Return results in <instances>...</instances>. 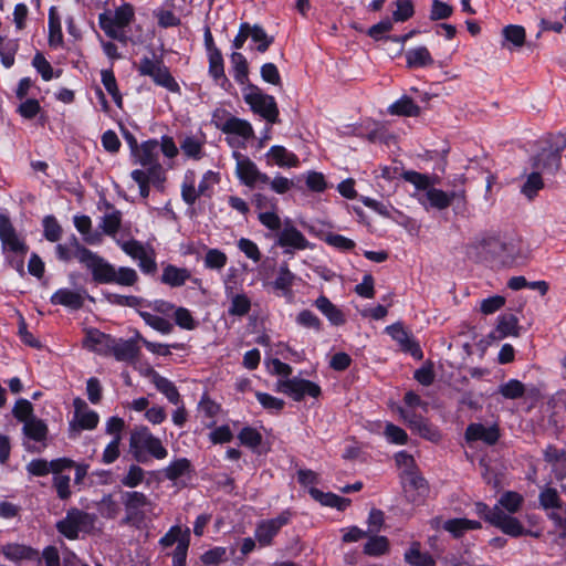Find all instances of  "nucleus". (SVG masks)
<instances>
[{
	"instance_id": "11",
	"label": "nucleus",
	"mask_w": 566,
	"mask_h": 566,
	"mask_svg": "<svg viewBox=\"0 0 566 566\" xmlns=\"http://www.w3.org/2000/svg\"><path fill=\"white\" fill-rule=\"evenodd\" d=\"M276 390L287 395L295 401H301L306 397L316 399L322 392L321 387L316 382L300 377L279 379Z\"/></svg>"
},
{
	"instance_id": "28",
	"label": "nucleus",
	"mask_w": 566,
	"mask_h": 566,
	"mask_svg": "<svg viewBox=\"0 0 566 566\" xmlns=\"http://www.w3.org/2000/svg\"><path fill=\"white\" fill-rule=\"evenodd\" d=\"M122 223V213L119 210L115 209L112 206H107V211L99 220V228L102 231L112 237L115 241L117 238V232Z\"/></svg>"
},
{
	"instance_id": "22",
	"label": "nucleus",
	"mask_w": 566,
	"mask_h": 566,
	"mask_svg": "<svg viewBox=\"0 0 566 566\" xmlns=\"http://www.w3.org/2000/svg\"><path fill=\"white\" fill-rule=\"evenodd\" d=\"M502 48L514 51L521 49L526 40L524 27L518 24H509L502 30Z\"/></svg>"
},
{
	"instance_id": "35",
	"label": "nucleus",
	"mask_w": 566,
	"mask_h": 566,
	"mask_svg": "<svg viewBox=\"0 0 566 566\" xmlns=\"http://www.w3.org/2000/svg\"><path fill=\"white\" fill-rule=\"evenodd\" d=\"M499 437V427H468L465 432L468 441L482 440L488 444H494Z\"/></svg>"
},
{
	"instance_id": "5",
	"label": "nucleus",
	"mask_w": 566,
	"mask_h": 566,
	"mask_svg": "<svg viewBox=\"0 0 566 566\" xmlns=\"http://www.w3.org/2000/svg\"><path fill=\"white\" fill-rule=\"evenodd\" d=\"M70 245L75 250L74 256L92 273L95 282L99 284H111V279L114 274L113 264L82 247L75 237L72 238Z\"/></svg>"
},
{
	"instance_id": "7",
	"label": "nucleus",
	"mask_w": 566,
	"mask_h": 566,
	"mask_svg": "<svg viewBox=\"0 0 566 566\" xmlns=\"http://www.w3.org/2000/svg\"><path fill=\"white\" fill-rule=\"evenodd\" d=\"M120 503L125 510L124 524L139 527L146 518V514L154 509L153 501L138 491H122Z\"/></svg>"
},
{
	"instance_id": "34",
	"label": "nucleus",
	"mask_w": 566,
	"mask_h": 566,
	"mask_svg": "<svg viewBox=\"0 0 566 566\" xmlns=\"http://www.w3.org/2000/svg\"><path fill=\"white\" fill-rule=\"evenodd\" d=\"M74 406V419L75 424H97L99 417L97 412L91 409L87 403L81 399L75 398L73 401Z\"/></svg>"
},
{
	"instance_id": "20",
	"label": "nucleus",
	"mask_w": 566,
	"mask_h": 566,
	"mask_svg": "<svg viewBox=\"0 0 566 566\" xmlns=\"http://www.w3.org/2000/svg\"><path fill=\"white\" fill-rule=\"evenodd\" d=\"M265 157L269 163L282 168L297 167L300 165V159L294 153L279 145L272 146L265 154Z\"/></svg>"
},
{
	"instance_id": "62",
	"label": "nucleus",
	"mask_w": 566,
	"mask_h": 566,
	"mask_svg": "<svg viewBox=\"0 0 566 566\" xmlns=\"http://www.w3.org/2000/svg\"><path fill=\"white\" fill-rule=\"evenodd\" d=\"M295 322L303 327L312 328L316 332H319L322 328L321 319L308 310L301 311L297 314Z\"/></svg>"
},
{
	"instance_id": "55",
	"label": "nucleus",
	"mask_w": 566,
	"mask_h": 566,
	"mask_svg": "<svg viewBox=\"0 0 566 566\" xmlns=\"http://www.w3.org/2000/svg\"><path fill=\"white\" fill-rule=\"evenodd\" d=\"M499 392L506 399H517L524 395L525 386L517 379H510L499 387Z\"/></svg>"
},
{
	"instance_id": "26",
	"label": "nucleus",
	"mask_w": 566,
	"mask_h": 566,
	"mask_svg": "<svg viewBox=\"0 0 566 566\" xmlns=\"http://www.w3.org/2000/svg\"><path fill=\"white\" fill-rule=\"evenodd\" d=\"M51 303L77 310L82 307L84 297L80 292L70 289H60L51 296Z\"/></svg>"
},
{
	"instance_id": "33",
	"label": "nucleus",
	"mask_w": 566,
	"mask_h": 566,
	"mask_svg": "<svg viewBox=\"0 0 566 566\" xmlns=\"http://www.w3.org/2000/svg\"><path fill=\"white\" fill-rule=\"evenodd\" d=\"M23 431L29 440L27 443L29 450L41 452L46 447L48 427H23Z\"/></svg>"
},
{
	"instance_id": "16",
	"label": "nucleus",
	"mask_w": 566,
	"mask_h": 566,
	"mask_svg": "<svg viewBox=\"0 0 566 566\" xmlns=\"http://www.w3.org/2000/svg\"><path fill=\"white\" fill-rule=\"evenodd\" d=\"M391 338L400 346L401 350L410 354L416 359L422 358V350L413 337L399 323L386 327Z\"/></svg>"
},
{
	"instance_id": "10",
	"label": "nucleus",
	"mask_w": 566,
	"mask_h": 566,
	"mask_svg": "<svg viewBox=\"0 0 566 566\" xmlns=\"http://www.w3.org/2000/svg\"><path fill=\"white\" fill-rule=\"evenodd\" d=\"M216 126L227 135V143L234 149L245 147L247 142L254 136L252 125L234 116L216 120Z\"/></svg>"
},
{
	"instance_id": "51",
	"label": "nucleus",
	"mask_w": 566,
	"mask_h": 566,
	"mask_svg": "<svg viewBox=\"0 0 566 566\" xmlns=\"http://www.w3.org/2000/svg\"><path fill=\"white\" fill-rule=\"evenodd\" d=\"M310 493L314 499L321 501L322 504L327 505V506L337 507L339 510H343L349 504L348 499H344V497H340V496H337V495L331 494V493L323 494L319 490H317L315 488H312L310 490Z\"/></svg>"
},
{
	"instance_id": "21",
	"label": "nucleus",
	"mask_w": 566,
	"mask_h": 566,
	"mask_svg": "<svg viewBox=\"0 0 566 566\" xmlns=\"http://www.w3.org/2000/svg\"><path fill=\"white\" fill-rule=\"evenodd\" d=\"M518 319L513 314H502L497 317L495 329L491 333L493 339H503L509 336H518Z\"/></svg>"
},
{
	"instance_id": "8",
	"label": "nucleus",
	"mask_w": 566,
	"mask_h": 566,
	"mask_svg": "<svg viewBox=\"0 0 566 566\" xmlns=\"http://www.w3.org/2000/svg\"><path fill=\"white\" fill-rule=\"evenodd\" d=\"M129 448L136 461L145 463L148 455L156 459L167 457V450L158 438L151 436L145 428L136 430L130 436Z\"/></svg>"
},
{
	"instance_id": "39",
	"label": "nucleus",
	"mask_w": 566,
	"mask_h": 566,
	"mask_svg": "<svg viewBox=\"0 0 566 566\" xmlns=\"http://www.w3.org/2000/svg\"><path fill=\"white\" fill-rule=\"evenodd\" d=\"M209 61V74L218 83H227L228 78L224 74V63L220 50H212V53L207 54Z\"/></svg>"
},
{
	"instance_id": "53",
	"label": "nucleus",
	"mask_w": 566,
	"mask_h": 566,
	"mask_svg": "<svg viewBox=\"0 0 566 566\" xmlns=\"http://www.w3.org/2000/svg\"><path fill=\"white\" fill-rule=\"evenodd\" d=\"M151 78L157 85L163 86L170 92L179 91L178 83L175 81V78L169 73V70L164 64H161L155 74L151 75Z\"/></svg>"
},
{
	"instance_id": "2",
	"label": "nucleus",
	"mask_w": 566,
	"mask_h": 566,
	"mask_svg": "<svg viewBox=\"0 0 566 566\" xmlns=\"http://www.w3.org/2000/svg\"><path fill=\"white\" fill-rule=\"evenodd\" d=\"M474 510L475 513L485 522L511 537L516 538L521 536H532L537 538L541 536L539 532L525 528L518 518L505 514L504 512L497 510L495 505L493 507H489L483 502H476L474 504Z\"/></svg>"
},
{
	"instance_id": "4",
	"label": "nucleus",
	"mask_w": 566,
	"mask_h": 566,
	"mask_svg": "<svg viewBox=\"0 0 566 566\" xmlns=\"http://www.w3.org/2000/svg\"><path fill=\"white\" fill-rule=\"evenodd\" d=\"M0 241L2 252L7 255L10 264L14 269L21 270L23 268V258L28 252V245L4 214H0Z\"/></svg>"
},
{
	"instance_id": "60",
	"label": "nucleus",
	"mask_w": 566,
	"mask_h": 566,
	"mask_svg": "<svg viewBox=\"0 0 566 566\" xmlns=\"http://www.w3.org/2000/svg\"><path fill=\"white\" fill-rule=\"evenodd\" d=\"M13 413L20 422H23L24 424H33L32 423V405L29 400H27V399L18 400L14 405Z\"/></svg>"
},
{
	"instance_id": "42",
	"label": "nucleus",
	"mask_w": 566,
	"mask_h": 566,
	"mask_svg": "<svg viewBox=\"0 0 566 566\" xmlns=\"http://www.w3.org/2000/svg\"><path fill=\"white\" fill-rule=\"evenodd\" d=\"M544 188V180L539 172H531L526 176L525 181L521 186V193L528 200H533Z\"/></svg>"
},
{
	"instance_id": "64",
	"label": "nucleus",
	"mask_w": 566,
	"mask_h": 566,
	"mask_svg": "<svg viewBox=\"0 0 566 566\" xmlns=\"http://www.w3.org/2000/svg\"><path fill=\"white\" fill-rule=\"evenodd\" d=\"M255 397L259 403L270 412L280 411L284 406V401L282 399L265 392L258 391L255 392Z\"/></svg>"
},
{
	"instance_id": "32",
	"label": "nucleus",
	"mask_w": 566,
	"mask_h": 566,
	"mask_svg": "<svg viewBox=\"0 0 566 566\" xmlns=\"http://www.w3.org/2000/svg\"><path fill=\"white\" fill-rule=\"evenodd\" d=\"M132 179L138 185H149L154 184L155 186H161L165 181V171L159 170L155 172L154 168L144 167V169H135L130 172Z\"/></svg>"
},
{
	"instance_id": "12",
	"label": "nucleus",
	"mask_w": 566,
	"mask_h": 566,
	"mask_svg": "<svg viewBox=\"0 0 566 566\" xmlns=\"http://www.w3.org/2000/svg\"><path fill=\"white\" fill-rule=\"evenodd\" d=\"M235 159V174L239 180L247 187L254 188L259 185H268L269 176L259 170L256 165L238 150L232 154Z\"/></svg>"
},
{
	"instance_id": "47",
	"label": "nucleus",
	"mask_w": 566,
	"mask_h": 566,
	"mask_svg": "<svg viewBox=\"0 0 566 566\" xmlns=\"http://www.w3.org/2000/svg\"><path fill=\"white\" fill-rule=\"evenodd\" d=\"M227 262V254L219 249H208L203 258L205 268L214 271H221Z\"/></svg>"
},
{
	"instance_id": "41",
	"label": "nucleus",
	"mask_w": 566,
	"mask_h": 566,
	"mask_svg": "<svg viewBox=\"0 0 566 566\" xmlns=\"http://www.w3.org/2000/svg\"><path fill=\"white\" fill-rule=\"evenodd\" d=\"M181 197L189 206H192L199 197L198 189H196V174L193 170H187L185 174L181 184Z\"/></svg>"
},
{
	"instance_id": "29",
	"label": "nucleus",
	"mask_w": 566,
	"mask_h": 566,
	"mask_svg": "<svg viewBox=\"0 0 566 566\" xmlns=\"http://www.w3.org/2000/svg\"><path fill=\"white\" fill-rule=\"evenodd\" d=\"M421 544L412 542L405 552V562L411 566H436L434 558L427 552H421Z\"/></svg>"
},
{
	"instance_id": "58",
	"label": "nucleus",
	"mask_w": 566,
	"mask_h": 566,
	"mask_svg": "<svg viewBox=\"0 0 566 566\" xmlns=\"http://www.w3.org/2000/svg\"><path fill=\"white\" fill-rule=\"evenodd\" d=\"M43 234L50 242H56L62 235V228L53 216L43 219Z\"/></svg>"
},
{
	"instance_id": "46",
	"label": "nucleus",
	"mask_w": 566,
	"mask_h": 566,
	"mask_svg": "<svg viewBox=\"0 0 566 566\" xmlns=\"http://www.w3.org/2000/svg\"><path fill=\"white\" fill-rule=\"evenodd\" d=\"M102 83L118 107H122L123 98L117 87V82L112 70L101 71Z\"/></svg>"
},
{
	"instance_id": "48",
	"label": "nucleus",
	"mask_w": 566,
	"mask_h": 566,
	"mask_svg": "<svg viewBox=\"0 0 566 566\" xmlns=\"http://www.w3.org/2000/svg\"><path fill=\"white\" fill-rule=\"evenodd\" d=\"M389 551V541L386 536H373L364 545V553L369 556H380Z\"/></svg>"
},
{
	"instance_id": "19",
	"label": "nucleus",
	"mask_w": 566,
	"mask_h": 566,
	"mask_svg": "<svg viewBox=\"0 0 566 566\" xmlns=\"http://www.w3.org/2000/svg\"><path fill=\"white\" fill-rule=\"evenodd\" d=\"M544 459L552 467V471L558 481L566 479V450H558L548 446L544 451Z\"/></svg>"
},
{
	"instance_id": "45",
	"label": "nucleus",
	"mask_w": 566,
	"mask_h": 566,
	"mask_svg": "<svg viewBox=\"0 0 566 566\" xmlns=\"http://www.w3.org/2000/svg\"><path fill=\"white\" fill-rule=\"evenodd\" d=\"M63 42V34L60 18L54 8L49 11V43L57 46Z\"/></svg>"
},
{
	"instance_id": "23",
	"label": "nucleus",
	"mask_w": 566,
	"mask_h": 566,
	"mask_svg": "<svg viewBox=\"0 0 566 566\" xmlns=\"http://www.w3.org/2000/svg\"><path fill=\"white\" fill-rule=\"evenodd\" d=\"M114 338L97 331L90 329L84 339V346L99 355H108Z\"/></svg>"
},
{
	"instance_id": "63",
	"label": "nucleus",
	"mask_w": 566,
	"mask_h": 566,
	"mask_svg": "<svg viewBox=\"0 0 566 566\" xmlns=\"http://www.w3.org/2000/svg\"><path fill=\"white\" fill-rule=\"evenodd\" d=\"M396 7V10L392 12L394 21L403 22L413 15L415 10L411 0H398Z\"/></svg>"
},
{
	"instance_id": "59",
	"label": "nucleus",
	"mask_w": 566,
	"mask_h": 566,
	"mask_svg": "<svg viewBox=\"0 0 566 566\" xmlns=\"http://www.w3.org/2000/svg\"><path fill=\"white\" fill-rule=\"evenodd\" d=\"M145 478L144 470L138 465H130L127 473L120 479V483L126 486L134 489L138 486Z\"/></svg>"
},
{
	"instance_id": "17",
	"label": "nucleus",
	"mask_w": 566,
	"mask_h": 566,
	"mask_svg": "<svg viewBox=\"0 0 566 566\" xmlns=\"http://www.w3.org/2000/svg\"><path fill=\"white\" fill-rule=\"evenodd\" d=\"M400 478L403 490L412 502L418 501V497H422L427 494L428 483L419 472V469L409 471L407 474L400 475Z\"/></svg>"
},
{
	"instance_id": "15",
	"label": "nucleus",
	"mask_w": 566,
	"mask_h": 566,
	"mask_svg": "<svg viewBox=\"0 0 566 566\" xmlns=\"http://www.w3.org/2000/svg\"><path fill=\"white\" fill-rule=\"evenodd\" d=\"M159 144L156 139H148L140 145L134 142L133 145V163L140 165L142 167L154 168L155 172L164 170L161 164L158 160Z\"/></svg>"
},
{
	"instance_id": "1",
	"label": "nucleus",
	"mask_w": 566,
	"mask_h": 566,
	"mask_svg": "<svg viewBox=\"0 0 566 566\" xmlns=\"http://www.w3.org/2000/svg\"><path fill=\"white\" fill-rule=\"evenodd\" d=\"M403 179L415 187L412 197L428 211L430 209L444 210L454 203V209H464L467 195L464 189L447 192L436 188L437 177L409 170L402 175Z\"/></svg>"
},
{
	"instance_id": "52",
	"label": "nucleus",
	"mask_w": 566,
	"mask_h": 566,
	"mask_svg": "<svg viewBox=\"0 0 566 566\" xmlns=\"http://www.w3.org/2000/svg\"><path fill=\"white\" fill-rule=\"evenodd\" d=\"M96 509L101 516L111 520L115 518L119 513V504L111 494L104 495L96 503Z\"/></svg>"
},
{
	"instance_id": "18",
	"label": "nucleus",
	"mask_w": 566,
	"mask_h": 566,
	"mask_svg": "<svg viewBox=\"0 0 566 566\" xmlns=\"http://www.w3.org/2000/svg\"><path fill=\"white\" fill-rule=\"evenodd\" d=\"M205 136L189 134L179 142V148L186 159L198 161L205 156Z\"/></svg>"
},
{
	"instance_id": "50",
	"label": "nucleus",
	"mask_w": 566,
	"mask_h": 566,
	"mask_svg": "<svg viewBox=\"0 0 566 566\" xmlns=\"http://www.w3.org/2000/svg\"><path fill=\"white\" fill-rule=\"evenodd\" d=\"M294 280L295 275L290 271L287 264H282L279 268L277 276L272 285L275 290L282 291L284 294H286L290 292Z\"/></svg>"
},
{
	"instance_id": "31",
	"label": "nucleus",
	"mask_w": 566,
	"mask_h": 566,
	"mask_svg": "<svg viewBox=\"0 0 566 566\" xmlns=\"http://www.w3.org/2000/svg\"><path fill=\"white\" fill-rule=\"evenodd\" d=\"M232 76L237 83L244 85L249 84V69L245 56L237 51H233L230 55Z\"/></svg>"
},
{
	"instance_id": "38",
	"label": "nucleus",
	"mask_w": 566,
	"mask_h": 566,
	"mask_svg": "<svg viewBox=\"0 0 566 566\" xmlns=\"http://www.w3.org/2000/svg\"><path fill=\"white\" fill-rule=\"evenodd\" d=\"M406 62L409 67H424L431 65L433 60L426 46H417L406 52Z\"/></svg>"
},
{
	"instance_id": "25",
	"label": "nucleus",
	"mask_w": 566,
	"mask_h": 566,
	"mask_svg": "<svg viewBox=\"0 0 566 566\" xmlns=\"http://www.w3.org/2000/svg\"><path fill=\"white\" fill-rule=\"evenodd\" d=\"M524 501V496L518 492L505 491L501 494L495 507L505 514L513 516L515 513L521 511Z\"/></svg>"
},
{
	"instance_id": "6",
	"label": "nucleus",
	"mask_w": 566,
	"mask_h": 566,
	"mask_svg": "<svg viewBox=\"0 0 566 566\" xmlns=\"http://www.w3.org/2000/svg\"><path fill=\"white\" fill-rule=\"evenodd\" d=\"M116 244L126 255L137 263L142 273L154 275L157 272V254L151 244L135 239H117Z\"/></svg>"
},
{
	"instance_id": "36",
	"label": "nucleus",
	"mask_w": 566,
	"mask_h": 566,
	"mask_svg": "<svg viewBox=\"0 0 566 566\" xmlns=\"http://www.w3.org/2000/svg\"><path fill=\"white\" fill-rule=\"evenodd\" d=\"M109 354H113L117 360L130 361L136 357L137 350L130 340L114 338Z\"/></svg>"
},
{
	"instance_id": "49",
	"label": "nucleus",
	"mask_w": 566,
	"mask_h": 566,
	"mask_svg": "<svg viewBox=\"0 0 566 566\" xmlns=\"http://www.w3.org/2000/svg\"><path fill=\"white\" fill-rule=\"evenodd\" d=\"M156 388L164 394L167 399L174 405H178L180 402V396L176 388V386L167 378L161 377L159 375L155 376L154 379Z\"/></svg>"
},
{
	"instance_id": "37",
	"label": "nucleus",
	"mask_w": 566,
	"mask_h": 566,
	"mask_svg": "<svg viewBox=\"0 0 566 566\" xmlns=\"http://www.w3.org/2000/svg\"><path fill=\"white\" fill-rule=\"evenodd\" d=\"M1 553L7 559L12 562L32 559L35 555V552L31 547L18 543L3 545L1 547Z\"/></svg>"
},
{
	"instance_id": "3",
	"label": "nucleus",
	"mask_w": 566,
	"mask_h": 566,
	"mask_svg": "<svg viewBox=\"0 0 566 566\" xmlns=\"http://www.w3.org/2000/svg\"><path fill=\"white\" fill-rule=\"evenodd\" d=\"M134 17L133 6L124 3L114 11L101 13L98 24L108 38L126 43L128 40L126 28L132 23Z\"/></svg>"
},
{
	"instance_id": "54",
	"label": "nucleus",
	"mask_w": 566,
	"mask_h": 566,
	"mask_svg": "<svg viewBox=\"0 0 566 566\" xmlns=\"http://www.w3.org/2000/svg\"><path fill=\"white\" fill-rule=\"evenodd\" d=\"M539 504L543 509H562L563 501L556 489L545 488L538 496Z\"/></svg>"
},
{
	"instance_id": "13",
	"label": "nucleus",
	"mask_w": 566,
	"mask_h": 566,
	"mask_svg": "<svg viewBox=\"0 0 566 566\" xmlns=\"http://www.w3.org/2000/svg\"><path fill=\"white\" fill-rule=\"evenodd\" d=\"M291 514L282 512L280 515L269 520L258 522L254 537L261 547L271 546L274 543V537L279 534L281 528L290 522Z\"/></svg>"
},
{
	"instance_id": "57",
	"label": "nucleus",
	"mask_w": 566,
	"mask_h": 566,
	"mask_svg": "<svg viewBox=\"0 0 566 566\" xmlns=\"http://www.w3.org/2000/svg\"><path fill=\"white\" fill-rule=\"evenodd\" d=\"M176 324L187 331H193L198 326V322L193 318L191 312L186 307H176L174 312Z\"/></svg>"
},
{
	"instance_id": "9",
	"label": "nucleus",
	"mask_w": 566,
	"mask_h": 566,
	"mask_svg": "<svg viewBox=\"0 0 566 566\" xmlns=\"http://www.w3.org/2000/svg\"><path fill=\"white\" fill-rule=\"evenodd\" d=\"M244 102L251 109L266 119L269 123L274 124L279 118V109L273 96L263 93L258 86L248 84L243 87Z\"/></svg>"
},
{
	"instance_id": "43",
	"label": "nucleus",
	"mask_w": 566,
	"mask_h": 566,
	"mask_svg": "<svg viewBox=\"0 0 566 566\" xmlns=\"http://www.w3.org/2000/svg\"><path fill=\"white\" fill-rule=\"evenodd\" d=\"M138 282V274L135 269L129 266H114V274L111 279V284L120 286H133Z\"/></svg>"
},
{
	"instance_id": "40",
	"label": "nucleus",
	"mask_w": 566,
	"mask_h": 566,
	"mask_svg": "<svg viewBox=\"0 0 566 566\" xmlns=\"http://www.w3.org/2000/svg\"><path fill=\"white\" fill-rule=\"evenodd\" d=\"M388 112L399 116H418L420 107L410 97L402 96L389 106Z\"/></svg>"
},
{
	"instance_id": "14",
	"label": "nucleus",
	"mask_w": 566,
	"mask_h": 566,
	"mask_svg": "<svg viewBox=\"0 0 566 566\" xmlns=\"http://www.w3.org/2000/svg\"><path fill=\"white\" fill-rule=\"evenodd\" d=\"M276 244L283 248L285 253L312 248L311 242L290 220L285 221L282 230L277 233Z\"/></svg>"
},
{
	"instance_id": "30",
	"label": "nucleus",
	"mask_w": 566,
	"mask_h": 566,
	"mask_svg": "<svg viewBox=\"0 0 566 566\" xmlns=\"http://www.w3.org/2000/svg\"><path fill=\"white\" fill-rule=\"evenodd\" d=\"M316 308L329 321L332 325L339 326L345 323L343 312L336 307L326 296L321 295L315 301Z\"/></svg>"
},
{
	"instance_id": "61",
	"label": "nucleus",
	"mask_w": 566,
	"mask_h": 566,
	"mask_svg": "<svg viewBox=\"0 0 566 566\" xmlns=\"http://www.w3.org/2000/svg\"><path fill=\"white\" fill-rule=\"evenodd\" d=\"M238 249L253 262H259L261 260L262 254L258 244L250 239L241 238L238 241Z\"/></svg>"
},
{
	"instance_id": "44",
	"label": "nucleus",
	"mask_w": 566,
	"mask_h": 566,
	"mask_svg": "<svg viewBox=\"0 0 566 566\" xmlns=\"http://www.w3.org/2000/svg\"><path fill=\"white\" fill-rule=\"evenodd\" d=\"M139 315L149 327L163 335H168L174 329V325L164 317L151 314L149 312H139Z\"/></svg>"
},
{
	"instance_id": "56",
	"label": "nucleus",
	"mask_w": 566,
	"mask_h": 566,
	"mask_svg": "<svg viewBox=\"0 0 566 566\" xmlns=\"http://www.w3.org/2000/svg\"><path fill=\"white\" fill-rule=\"evenodd\" d=\"M189 460L182 458L171 462L164 471L165 476L170 481H176L178 478L185 475L190 470Z\"/></svg>"
},
{
	"instance_id": "27",
	"label": "nucleus",
	"mask_w": 566,
	"mask_h": 566,
	"mask_svg": "<svg viewBox=\"0 0 566 566\" xmlns=\"http://www.w3.org/2000/svg\"><path fill=\"white\" fill-rule=\"evenodd\" d=\"M226 297L230 302L228 307L229 315L242 317L250 312L251 300L245 293L233 291L231 293H226Z\"/></svg>"
},
{
	"instance_id": "24",
	"label": "nucleus",
	"mask_w": 566,
	"mask_h": 566,
	"mask_svg": "<svg viewBox=\"0 0 566 566\" xmlns=\"http://www.w3.org/2000/svg\"><path fill=\"white\" fill-rule=\"evenodd\" d=\"M190 277H191V273L188 269L178 268L172 264H168L164 268L160 280H161V283H164L170 287H180Z\"/></svg>"
}]
</instances>
